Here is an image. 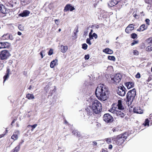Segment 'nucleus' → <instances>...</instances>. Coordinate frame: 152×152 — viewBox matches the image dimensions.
Here are the masks:
<instances>
[{
	"label": "nucleus",
	"mask_w": 152,
	"mask_h": 152,
	"mask_svg": "<svg viewBox=\"0 0 152 152\" xmlns=\"http://www.w3.org/2000/svg\"><path fill=\"white\" fill-rule=\"evenodd\" d=\"M118 89L116 90L117 94L121 96H124L125 95L127 90L123 85L119 86Z\"/></svg>",
	"instance_id": "nucleus-6"
},
{
	"label": "nucleus",
	"mask_w": 152,
	"mask_h": 152,
	"mask_svg": "<svg viewBox=\"0 0 152 152\" xmlns=\"http://www.w3.org/2000/svg\"><path fill=\"white\" fill-rule=\"evenodd\" d=\"M61 51L63 53L66 52L68 49V47L67 46H64L61 45Z\"/></svg>",
	"instance_id": "nucleus-25"
},
{
	"label": "nucleus",
	"mask_w": 152,
	"mask_h": 152,
	"mask_svg": "<svg viewBox=\"0 0 152 152\" xmlns=\"http://www.w3.org/2000/svg\"><path fill=\"white\" fill-rule=\"evenodd\" d=\"M55 24L57 25L59 24L60 22L59 20V19H55L54 20Z\"/></svg>",
	"instance_id": "nucleus-53"
},
{
	"label": "nucleus",
	"mask_w": 152,
	"mask_h": 152,
	"mask_svg": "<svg viewBox=\"0 0 152 152\" xmlns=\"http://www.w3.org/2000/svg\"><path fill=\"white\" fill-rule=\"evenodd\" d=\"M136 95V92L135 88L128 91L126 95V102L128 106L132 104Z\"/></svg>",
	"instance_id": "nucleus-5"
},
{
	"label": "nucleus",
	"mask_w": 152,
	"mask_h": 152,
	"mask_svg": "<svg viewBox=\"0 0 152 152\" xmlns=\"http://www.w3.org/2000/svg\"><path fill=\"white\" fill-rule=\"evenodd\" d=\"M9 33H7L6 34L3 35L2 36L1 38V40H4L6 39H8L9 35Z\"/></svg>",
	"instance_id": "nucleus-26"
},
{
	"label": "nucleus",
	"mask_w": 152,
	"mask_h": 152,
	"mask_svg": "<svg viewBox=\"0 0 152 152\" xmlns=\"http://www.w3.org/2000/svg\"><path fill=\"white\" fill-rule=\"evenodd\" d=\"M45 51L44 50H42L39 53V54L41 56V58H43L44 57V56H45Z\"/></svg>",
	"instance_id": "nucleus-40"
},
{
	"label": "nucleus",
	"mask_w": 152,
	"mask_h": 152,
	"mask_svg": "<svg viewBox=\"0 0 152 152\" xmlns=\"http://www.w3.org/2000/svg\"><path fill=\"white\" fill-rule=\"evenodd\" d=\"M78 27L77 26L76 27L75 29V30H76V33H77L78 32Z\"/></svg>",
	"instance_id": "nucleus-60"
},
{
	"label": "nucleus",
	"mask_w": 152,
	"mask_h": 152,
	"mask_svg": "<svg viewBox=\"0 0 152 152\" xmlns=\"http://www.w3.org/2000/svg\"><path fill=\"white\" fill-rule=\"evenodd\" d=\"M26 97L28 99H32L34 98L33 94L28 93L26 94Z\"/></svg>",
	"instance_id": "nucleus-27"
},
{
	"label": "nucleus",
	"mask_w": 152,
	"mask_h": 152,
	"mask_svg": "<svg viewBox=\"0 0 152 152\" xmlns=\"http://www.w3.org/2000/svg\"><path fill=\"white\" fill-rule=\"evenodd\" d=\"M103 118L104 121L108 123H112L114 121L113 117L108 113L105 114Z\"/></svg>",
	"instance_id": "nucleus-7"
},
{
	"label": "nucleus",
	"mask_w": 152,
	"mask_h": 152,
	"mask_svg": "<svg viewBox=\"0 0 152 152\" xmlns=\"http://www.w3.org/2000/svg\"><path fill=\"white\" fill-rule=\"evenodd\" d=\"M11 46V44L7 42H1V49L9 48Z\"/></svg>",
	"instance_id": "nucleus-17"
},
{
	"label": "nucleus",
	"mask_w": 152,
	"mask_h": 152,
	"mask_svg": "<svg viewBox=\"0 0 152 152\" xmlns=\"http://www.w3.org/2000/svg\"><path fill=\"white\" fill-rule=\"evenodd\" d=\"M58 60L57 59H55V60H53L52 61L50 64V66L52 68H53L54 66L56 65V63L58 62Z\"/></svg>",
	"instance_id": "nucleus-22"
},
{
	"label": "nucleus",
	"mask_w": 152,
	"mask_h": 152,
	"mask_svg": "<svg viewBox=\"0 0 152 152\" xmlns=\"http://www.w3.org/2000/svg\"><path fill=\"white\" fill-rule=\"evenodd\" d=\"M145 24H143L141 25L140 27L137 30V31H143L144 30H145Z\"/></svg>",
	"instance_id": "nucleus-24"
},
{
	"label": "nucleus",
	"mask_w": 152,
	"mask_h": 152,
	"mask_svg": "<svg viewBox=\"0 0 152 152\" xmlns=\"http://www.w3.org/2000/svg\"><path fill=\"white\" fill-rule=\"evenodd\" d=\"M151 46H148L146 49V51L148 52H150L151 51H152V50H151Z\"/></svg>",
	"instance_id": "nucleus-46"
},
{
	"label": "nucleus",
	"mask_w": 152,
	"mask_h": 152,
	"mask_svg": "<svg viewBox=\"0 0 152 152\" xmlns=\"http://www.w3.org/2000/svg\"><path fill=\"white\" fill-rule=\"evenodd\" d=\"M134 55L137 56L139 54V52L137 50H134L133 51Z\"/></svg>",
	"instance_id": "nucleus-45"
},
{
	"label": "nucleus",
	"mask_w": 152,
	"mask_h": 152,
	"mask_svg": "<svg viewBox=\"0 0 152 152\" xmlns=\"http://www.w3.org/2000/svg\"><path fill=\"white\" fill-rule=\"evenodd\" d=\"M130 37L132 39H135L137 38L138 35L135 33H133L131 34Z\"/></svg>",
	"instance_id": "nucleus-28"
},
{
	"label": "nucleus",
	"mask_w": 152,
	"mask_h": 152,
	"mask_svg": "<svg viewBox=\"0 0 152 152\" xmlns=\"http://www.w3.org/2000/svg\"><path fill=\"white\" fill-rule=\"evenodd\" d=\"M11 138L14 140H17L18 138V136L17 134H13L11 136Z\"/></svg>",
	"instance_id": "nucleus-37"
},
{
	"label": "nucleus",
	"mask_w": 152,
	"mask_h": 152,
	"mask_svg": "<svg viewBox=\"0 0 152 152\" xmlns=\"http://www.w3.org/2000/svg\"><path fill=\"white\" fill-rule=\"evenodd\" d=\"M6 9L3 4H1V13L3 14L6 13Z\"/></svg>",
	"instance_id": "nucleus-23"
},
{
	"label": "nucleus",
	"mask_w": 152,
	"mask_h": 152,
	"mask_svg": "<svg viewBox=\"0 0 152 152\" xmlns=\"http://www.w3.org/2000/svg\"><path fill=\"white\" fill-rule=\"evenodd\" d=\"M93 84V83L91 82L90 80H86L83 85L81 91L86 95L91 93V89Z\"/></svg>",
	"instance_id": "nucleus-4"
},
{
	"label": "nucleus",
	"mask_w": 152,
	"mask_h": 152,
	"mask_svg": "<svg viewBox=\"0 0 152 152\" xmlns=\"http://www.w3.org/2000/svg\"><path fill=\"white\" fill-rule=\"evenodd\" d=\"M134 83L132 81L125 82L124 85L128 89L134 87Z\"/></svg>",
	"instance_id": "nucleus-15"
},
{
	"label": "nucleus",
	"mask_w": 152,
	"mask_h": 152,
	"mask_svg": "<svg viewBox=\"0 0 152 152\" xmlns=\"http://www.w3.org/2000/svg\"><path fill=\"white\" fill-rule=\"evenodd\" d=\"M53 53V50L51 48L50 49L48 53V55L49 56H51L52 55Z\"/></svg>",
	"instance_id": "nucleus-43"
},
{
	"label": "nucleus",
	"mask_w": 152,
	"mask_h": 152,
	"mask_svg": "<svg viewBox=\"0 0 152 152\" xmlns=\"http://www.w3.org/2000/svg\"><path fill=\"white\" fill-rule=\"evenodd\" d=\"M133 112L134 113L137 114H142L143 113V110L139 107H134L133 108Z\"/></svg>",
	"instance_id": "nucleus-18"
},
{
	"label": "nucleus",
	"mask_w": 152,
	"mask_h": 152,
	"mask_svg": "<svg viewBox=\"0 0 152 152\" xmlns=\"http://www.w3.org/2000/svg\"><path fill=\"white\" fill-rule=\"evenodd\" d=\"M116 107L115 108L116 109L119 110L123 112L125 111V108L124 106L122 104V101L121 100H118L117 103L116 105Z\"/></svg>",
	"instance_id": "nucleus-13"
},
{
	"label": "nucleus",
	"mask_w": 152,
	"mask_h": 152,
	"mask_svg": "<svg viewBox=\"0 0 152 152\" xmlns=\"http://www.w3.org/2000/svg\"><path fill=\"white\" fill-rule=\"evenodd\" d=\"M137 78H140V74L139 72H137L135 76Z\"/></svg>",
	"instance_id": "nucleus-52"
},
{
	"label": "nucleus",
	"mask_w": 152,
	"mask_h": 152,
	"mask_svg": "<svg viewBox=\"0 0 152 152\" xmlns=\"http://www.w3.org/2000/svg\"><path fill=\"white\" fill-rule=\"evenodd\" d=\"M129 135L128 132H125L118 135L113 137L112 138L113 143L118 145H122Z\"/></svg>",
	"instance_id": "nucleus-3"
},
{
	"label": "nucleus",
	"mask_w": 152,
	"mask_h": 152,
	"mask_svg": "<svg viewBox=\"0 0 152 152\" xmlns=\"http://www.w3.org/2000/svg\"><path fill=\"white\" fill-rule=\"evenodd\" d=\"M12 72H10V69L8 67H7V70L5 75L4 76L3 83L4 84L5 81L9 78V75L11 74Z\"/></svg>",
	"instance_id": "nucleus-14"
},
{
	"label": "nucleus",
	"mask_w": 152,
	"mask_h": 152,
	"mask_svg": "<svg viewBox=\"0 0 152 152\" xmlns=\"http://www.w3.org/2000/svg\"><path fill=\"white\" fill-rule=\"evenodd\" d=\"M73 33H74V36L75 37V38H77V33H76V32H75V31H74Z\"/></svg>",
	"instance_id": "nucleus-62"
},
{
	"label": "nucleus",
	"mask_w": 152,
	"mask_h": 152,
	"mask_svg": "<svg viewBox=\"0 0 152 152\" xmlns=\"http://www.w3.org/2000/svg\"><path fill=\"white\" fill-rule=\"evenodd\" d=\"M18 28L21 31H23L24 30V27L22 25L20 24L18 26Z\"/></svg>",
	"instance_id": "nucleus-42"
},
{
	"label": "nucleus",
	"mask_w": 152,
	"mask_h": 152,
	"mask_svg": "<svg viewBox=\"0 0 152 152\" xmlns=\"http://www.w3.org/2000/svg\"><path fill=\"white\" fill-rule=\"evenodd\" d=\"M102 105L101 103L97 100L96 99L92 102L91 106L85 109V113L87 115H91L95 113L98 114L101 112Z\"/></svg>",
	"instance_id": "nucleus-2"
},
{
	"label": "nucleus",
	"mask_w": 152,
	"mask_h": 152,
	"mask_svg": "<svg viewBox=\"0 0 152 152\" xmlns=\"http://www.w3.org/2000/svg\"><path fill=\"white\" fill-rule=\"evenodd\" d=\"M10 55L8 50H2L1 51V60L6 59Z\"/></svg>",
	"instance_id": "nucleus-9"
},
{
	"label": "nucleus",
	"mask_w": 152,
	"mask_h": 152,
	"mask_svg": "<svg viewBox=\"0 0 152 152\" xmlns=\"http://www.w3.org/2000/svg\"><path fill=\"white\" fill-rule=\"evenodd\" d=\"M142 124L145 126H148L149 125V121L148 119V118L145 119L144 122Z\"/></svg>",
	"instance_id": "nucleus-29"
},
{
	"label": "nucleus",
	"mask_w": 152,
	"mask_h": 152,
	"mask_svg": "<svg viewBox=\"0 0 152 152\" xmlns=\"http://www.w3.org/2000/svg\"><path fill=\"white\" fill-rule=\"evenodd\" d=\"M24 142V141L23 140H21V141L20 142L19 144V145L18 146H17L16 147H17V148H17V149H18L19 151L20 150V146Z\"/></svg>",
	"instance_id": "nucleus-35"
},
{
	"label": "nucleus",
	"mask_w": 152,
	"mask_h": 152,
	"mask_svg": "<svg viewBox=\"0 0 152 152\" xmlns=\"http://www.w3.org/2000/svg\"><path fill=\"white\" fill-rule=\"evenodd\" d=\"M14 39V37H13V36L10 34L9 35V39L12 40L13 39Z\"/></svg>",
	"instance_id": "nucleus-51"
},
{
	"label": "nucleus",
	"mask_w": 152,
	"mask_h": 152,
	"mask_svg": "<svg viewBox=\"0 0 152 152\" xmlns=\"http://www.w3.org/2000/svg\"><path fill=\"white\" fill-rule=\"evenodd\" d=\"M16 119H14V120H12V121L11 123V126H12V124H14L15 121H16Z\"/></svg>",
	"instance_id": "nucleus-61"
},
{
	"label": "nucleus",
	"mask_w": 152,
	"mask_h": 152,
	"mask_svg": "<svg viewBox=\"0 0 152 152\" xmlns=\"http://www.w3.org/2000/svg\"><path fill=\"white\" fill-rule=\"evenodd\" d=\"M139 42V41L138 40H133V42L131 44V46H133L135 44L138 43Z\"/></svg>",
	"instance_id": "nucleus-39"
},
{
	"label": "nucleus",
	"mask_w": 152,
	"mask_h": 152,
	"mask_svg": "<svg viewBox=\"0 0 152 152\" xmlns=\"http://www.w3.org/2000/svg\"><path fill=\"white\" fill-rule=\"evenodd\" d=\"M117 111V109H116V108H115V109L114 110H113V109H110V111L112 113H113L114 114H116V112H116V111Z\"/></svg>",
	"instance_id": "nucleus-50"
},
{
	"label": "nucleus",
	"mask_w": 152,
	"mask_h": 152,
	"mask_svg": "<svg viewBox=\"0 0 152 152\" xmlns=\"http://www.w3.org/2000/svg\"><path fill=\"white\" fill-rule=\"evenodd\" d=\"M20 1L22 3V4H26L25 0H20Z\"/></svg>",
	"instance_id": "nucleus-57"
},
{
	"label": "nucleus",
	"mask_w": 152,
	"mask_h": 152,
	"mask_svg": "<svg viewBox=\"0 0 152 152\" xmlns=\"http://www.w3.org/2000/svg\"><path fill=\"white\" fill-rule=\"evenodd\" d=\"M90 28H99V25L97 24H95L91 26H89L87 28V30H88Z\"/></svg>",
	"instance_id": "nucleus-32"
},
{
	"label": "nucleus",
	"mask_w": 152,
	"mask_h": 152,
	"mask_svg": "<svg viewBox=\"0 0 152 152\" xmlns=\"http://www.w3.org/2000/svg\"><path fill=\"white\" fill-rule=\"evenodd\" d=\"M89 38H88V39H89L90 40H91L92 39H93V36L92 35H89Z\"/></svg>",
	"instance_id": "nucleus-58"
},
{
	"label": "nucleus",
	"mask_w": 152,
	"mask_h": 152,
	"mask_svg": "<svg viewBox=\"0 0 152 152\" xmlns=\"http://www.w3.org/2000/svg\"><path fill=\"white\" fill-rule=\"evenodd\" d=\"M122 78L121 75L120 74H116L113 77H111V80H113L114 83H119Z\"/></svg>",
	"instance_id": "nucleus-8"
},
{
	"label": "nucleus",
	"mask_w": 152,
	"mask_h": 152,
	"mask_svg": "<svg viewBox=\"0 0 152 152\" xmlns=\"http://www.w3.org/2000/svg\"><path fill=\"white\" fill-rule=\"evenodd\" d=\"M132 24H129L125 29V31L127 33H129L131 31L134 29L135 28L134 26H132Z\"/></svg>",
	"instance_id": "nucleus-19"
},
{
	"label": "nucleus",
	"mask_w": 152,
	"mask_h": 152,
	"mask_svg": "<svg viewBox=\"0 0 152 152\" xmlns=\"http://www.w3.org/2000/svg\"><path fill=\"white\" fill-rule=\"evenodd\" d=\"M56 86H54V89L52 90H50V92H49V96H52L53 94L56 92Z\"/></svg>",
	"instance_id": "nucleus-31"
},
{
	"label": "nucleus",
	"mask_w": 152,
	"mask_h": 152,
	"mask_svg": "<svg viewBox=\"0 0 152 152\" xmlns=\"http://www.w3.org/2000/svg\"><path fill=\"white\" fill-rule=\"evenodd\" d=\"M75 9L74 6H73L71 4H67L64 7V12H67L68 11H72Z\"/></svg>",
	"instance_id": "nucleus-11"
},
{
	"label": "nucleus",
	"mask_w": 152,
	"mask_h": 152,
	"mask_svg": "<svg viewBox=\"0 0 152 152\" xmlns=\"http://www.w3.org/2000/svg\"><path fill=\"white\" fill-rule=\"evenodd\" d=\"M107 58L108 60L113 61L115 60V58L114 56H107Z\"/></svg>",
	"instance_id": "nucleus-33"
},
{
	"label": "nucleus",
	"mask_w": 152,
	"mask_h": 152,
	"mask_svg": "<svg viewBox=\"0 0 152 152\" xmlns=\"http://www.w3.org/2000/svg\"><path fill=\"white\" fill-rule=\"evenodd\" d=\"M95 94L99 100L105 101L108 98L110 92L108 87L104 84H102L97 87L95 89Z\"/></svg>",
	"instance_id": "nucleus-1"
},
{
	"label": "nucleus",
	"mask_w": 152,
	"mask_h": 152,
	"mask_svg": "<svg viewBox=\"0 0 152 152\" xmlns=\"http://www.w3.org/2000/svg\"><path fill=\"white\" fill-rule=\"evenodd\" d=\"M88 31H85L84 32V34H83V36L86 37V36L88 34Z\"/></svg>",
	"instance_id": "nucleus-59"
},
{
	"label": "nucleus",
	"mask_w": 152,
	"mask_h": 152,
	"mask_svg": "<svg viewBox=\"0 0 152 152\" xmlns=\"http://www.w3.org/2000/svg\"><path fill=\"white\" fill-rule=\"evenodd\" d=\"M86 42L90 45H91L92 44L91 40L88 38L86 40Z\"/></svg>",
	"instance_id": "nucleus-48"
},
{
	"label": "nucleus",
	"mask_w": 152,
	"mask_h": 152,
	"mask_svg": "<svg viewBox=\"0 0 152 152\" xmlns=\"http://www.w3.org/2000/svg\"><path fill=\"white\" fill-rule=\"evenodd\" d=\"M105 140L108 144H110L111 143V141L110 138H106L105 139Z\"/></svg>",
	"instance_id": "nucleus-49"
},
{
	"label": "nucleus",
	"mask_w": 152,
	"mask_h": 152,
	"mask_svg": "<svg viewBox=\"0 0 152 152\" xmlns=\"http://www.w3.org/2000/svg\"><path fill=\"white\" fill-rule=\"evenodd\" d=\"M113 148V146L111 144H110L109 145V147H108V148L109 149H111Z\"/></svg>",
	"instance_id": "nucleus-64"
},
{
	"label": "nucleus",
	"mask_w": 152,
	"mask_h": 152,
	"mask_svg": "<svg viewBox=\"0 0 152 152\" xmlns=\"http://www.w3.org/2000/svg\"><path fill=\"white\" fill-rule=\"evenodd\" d=\"M146 42L149 44L152 43V37H149L146 39Z\"/></svg>",
	"instance_id": "nucleus-36"
},
{
	"label": "nucleus",
	"mask_w": 152,
	"mask_h": 152,
	"mask_svg": "<svg viewBox=\"0 0 152 152\" xmlns=\"http://www.w3.org/2000/svg\"><path fill=\"white\" fill-rule=\"evenodd\" d=\"M37 124H34L33 125H28V126L27 127L28 128L31 127V131H33V130L34 129L37 127Z\"/></svg>",
	"instance_id": "nucleus-30"
},
{
	"label": "nucleus",
	"mask_w": 152,
	"mask_h": 152,
	"mask_svg": "<svg viewBox=\"0 0 152 152\" xmlns=\"http://www.w3.org/2000/svg\"><path fill=\"white\" fill-rule=\"evenodd\" d=\"M150 20L148 18H146L145 20V22L146 23V24H147L148 25H150Z\"/></svg>",
	"instance_id": "nucleus-47"
},
{
	"label": "nucleus",
	"mask_w": 152,
	"mask_h": 152,
	"mask_svg": "<svg viewBox=\"0 0 152 152\" xmlns=\"http://www.w3.org/2000/svg\"><path fill=\"white\" fill-rule=\"evenodd\" d=\"M124 112L122 111H121V110H117V111L116 112V115L117 116L121 118H123L125 116L126 114H125L123 113Z\"/></svg>",
	"instance_id": "nucleus-21"
},
{
	"label": "nucleus",
	"mask_w": 152,
	"mask_h": 152,
	"mask_svg": "<svg viewBox=\"0 0 152 152\" xmlns=\"http://www.w3.org/2000/svg\"><path fill=\"white\" fill-rule=\"evenodd\" d=\"M103 52L108 54H113V50L109 48H106L102 50Z\"/></svg>",
	"instance_id": "nucleus-20"
},
{
	"label": "nucleus",
	"mask_w": 152,
	"mask_h": 152,
	"mask_svg": "<svg viewBox=\"0 0 152 152\" xmlns=\"http://www.w3.org/2000/svg\"><path fill=\"white\" fill-rule=\"evenodd\" d=\"M7 128L5 129V131L3 134H1V138L4 137L8 132V130H7Z\"/></svg>",
	"instance_id": "nucleus-41"
},
{
	"label": "nucleus",
	"mask_w": 152,
	"mask_h": 152,
	"mask_svg": "<svg viewBox=\"0 0 152 152\" xmlns=\"http://www.w3.org/2000/svg\"><path fill=\"white\" fill-rule=\"evenodd\" d=\"M30 13V12L29 10H23L22 12L19 14L18 16L22 17H26L28 16Z\"/></svg>",
	"instance_id": "nucleus-16"
},
{
	"label": "nucleus",
	"mask_w": 152,
	"mask_h": 152,
	"mask_svg": "<svg viewBox=\"0 0 152 152\" xmlns=\"http://www.w3.org/2000/svg\"><path fill=\"white\" fill-rule=\"evenodd\" d=\"M133 16L136 19H137L138 18H137V17L138 16V15L136 13L134 14L133 15Z\"/></svg>",
	"instance_id": "nucleus-63"
},
{
	"label": "nucleus",
	"mask_w": 152,
	"mask_h": 152,
	"mask_svg": "<svg viewBox=\"0 0 152 152\" xmlns=\"http://www.w3.org/2000/svg\"><path fill=\"white\" fill-rule=\"evenodd\" d=\"M88 48V45L86 43H83L82 44V48L84 50H86Z\"/></svg>",
	"instance_id": "nucleus-38"
},
{
	"label": "nucleus",
	"mask_w": 152,
	"mask_h": 152,
	"mask_svg": "<svg viewBox=\"0 0 152 152\" xmlns=\"http://www.w3.org/2000/svg\"><path fill=\"white\" fill-rule=\"evenodd\" d=\"M118 130L119 129L116 128H114L112 130L113 132H115L118 131Z\"/></svg>",
	"instance_id": "nucleus-56"
},
{
	"label": "nucleus",
	"mask_w": 152,
	"mask_h": 152,
	"mask_svg": "<svg viewBox=\"0 0 152 152\" xmlns=\"http://www.w3.org/2000/svg\"><path fill=\"white\" fill-rule=\"evenodd\" d=\"M121 0H110L107 3L108 6L111 7L115 6L121 1Z\"/></svg>",
	"instance_id": "nucleus-12"
},
{
	"label": "nucleus",
	"mask_w": 152,
	"mask_h": 152,
	"mask_svg": "<svg viewBox=\"0 0 152 152\" xmlns=\"http://www.w3.org/2000/svg\"><path fill=\"white\" fill-rule=\"evenodd\" d=\"M56 102V100L53 98H52L50 99V105H53Z\"/></svg>",
	"instance_id": "nucleus-34"
},
{
	"label": "nucleus",
	"mask_w": 152,
	"mask_h": 152,
	"mask_svg": "<svg viewBox=\"0 0 152 152\" xmlns=\"http://www.w3.org/2000/svg\"><path fill=\"white\" fill-rule=\"evenodd\" d=\"M84 58L86 60H88L90 58V56L88 54L85 55L84 56Z\"/></svg>",
	"instance_id": "nucleus-44"
},
{
	"label": "nucleus",
	"mask_w": 152,
	"mask_h": 152,
	"mask_svg": "<svg viewBox=\"0 0 152 152\" xmlns=\"http://www.w3.org/2000/svg\"><path fill=\"white\" fill-rule=\"evenodd\" d=\"M72 133L73 134L76 136L80 139L81 138L86 139L88 138L87 135L84 136L83 134H81L80 132H78L77 130H73L72 132Z\"/></svg>",
	"instance_id": "nucleus-10"
},
{
	"label": "nucleus",
	"mask_w": 152,
	"mask_h": 152,
	"mask_svg": "<svg viewBox=\"0 0 152 152\" xmlns=\"http://www.w3.org/2000/svg\"><path fill=\"white\" fill-rule=\"evenodd\" d=\"M92 36L93 37V38L94 37L95 39H96L98 37V36L97 34H96L95 33H93Z\"/></svg>",
	"instance_id": "nucleus-54"
},
{
	"label": "nucleus",
	"mask_w": 152,
	"mask_h": 152,
	"mask_svg": "<svg viewBox=\"0 0 152 152\" xmlns=\"http://www.w3.org/2000/svg\"><path fill=\"white\" fill-rule=\"evenodd\" d=\"M17 148H18L15 147L12 150V152H18L19 151L17 149Z\"/></svg>",
	"instance_id": "nucleus-55"
}]
</instances>
